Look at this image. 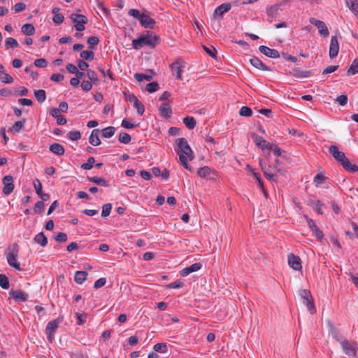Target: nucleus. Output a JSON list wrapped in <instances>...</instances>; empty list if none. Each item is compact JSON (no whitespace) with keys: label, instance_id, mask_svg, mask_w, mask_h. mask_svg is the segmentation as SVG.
<instances>
[{"label":"nucleus","instance_id":"f257e3e1","mask_svg":"<svg viewBox=\"0 0 358 358\" xmlns=\"http://www.w3.org/2000/svg\"><path fill=\"white\" fill-rule=\"evenodd\" d=\"M160 41V38L157 35L150 34V31H147L146 35H141L138 38L132 41L133 48L139 50L145 45L155 47Z\"/></svg>","mask_w":358,"mask_h":358},{"label":"nucleus","instance_id":"f03ea898","mask_svg":"<svg viewBox=\"0 0 358 358\" xmlns=\"http://www.w3.org/2000/svg\"><path fill=\"white\" fill-rule=\"evenodd\" d=\"M128 13L129 15L138 19L143 27L145 29H154L156 22L148 15L141 13L138 10L135 8L130 9Z\"/></svg>","mask_w":358,"mask_h":358},{"label":"nucleus","instance_id":"7ed1b4c3","mask_svg":"<svg viewBox=\"0 0 358 358\" xmlns=\"http://www.w3.org/2000/svg\"><path fill=\"white\" fill-rule=\"evenodd\" d=\"M178 149L176 150L179 157L180 155H186L189 160L194 159L193 152L185 138H180L176 140Z\"/></svg>","mask_w":358,"mask_h":358},{"label":"nucleus","instance_id":"20e7f679","mask_svg":"<svg viewBox=\"0 0 358 358\" xmlns=\"http://www.w3.org/2000/svg\"><path fill=\"white\" fill-rule=\"evenodd\" d=\"M70 19L74 23V27L78 31H82L85 30V24L88 22L87 17L85 15L81 14L72 13L70 15Z\"/></svg>","mask_w":358,"mask_h":358},{"label":"nucleus","instance_id":"39448f33","mask_svg":"<svg viewBox=\"0 0 358 358\" xmlns=\"http://www.w3.org/2000/svg\"><path fill=\"white\" fill-rule=\"evenodd\" d=\"M6 255L8 264L10 266L17 271H22L20 264L17 262L18 249L17 248H12Z\"/></svg>","mask_w":358,"mask_h":358},{"label":"nucleus","instance_id":"423d86ee","mask_svg":"<svg viewBox=\"0 0 358 358\" xmlns=\"http://www.w3.org/2000/svg\"><path fill=\"white\" fill-rule=\"evenodd\" d=\"M343 350L345 354L350 357H354L356 356V352L357 350V343L356 342H353L350 343L347 339L344 341L341 344Z\"/></svg>","mask_w":358,"mask_h":358},{"label":"nucleus","instance_id":"0eeeda50","mask_svg":"<svg viewBox=\"0 0 358 358\" xmlns=\"http://www.w3.org/2000/svg\"><path fill=\"white\" fill-rule=\"evenodd\" d=\"M309 21H310V24H312L317 27V29L319 30V34L321 36H323L324 37H327L329 36V29H328L326 24L323 21L317 20L313 17H311Z\"/></svg>","mask_w":358,"mask_h":358},{"label":"nucleus","instance_id":"6e6552de","mask_svg":"<svg viewBox=\"0 0 358 358\" xmlns=\"http://www.w3.org/2000/svg\"><path fill=\"white\" fill-rule=\"evenodd\" d=\"M64 320L63 316H59L57 318L50 320L45 328V334H55L61 324Z\"/></svg>","mask_w":358,"mask_h":358},{"label":"nucleus","instance_id":"1a4fd4ad","mask_svg":"<svg viewBox=\"0 0 358 358\" xmlns=\"http://www.w3.org/2000/svg\"><path fill=\"white\" fill-rule=\"evenodd\" d=\"M329 153L333 156V157L340 164L343 163V162L346 159V156L343 152L339 151L338 146L336 145H331L329 148Z\"/></svg>","mask_w":358,"mask_h":358},{"label":"nucleus","instance_id":"9d476101","mask_svg":"<svg viewBox=\"0 0 358 358\" xmlns=\"http://www.w3.org/2000/svg\"><path fill=\"white\" fill-rule=\"evenodd\" d=\"M2 183L4 187L3 188V193L5 195H9L14 189L13 178L11 176H6L2 179Z\"/></svg>","mask_w":358,"mask_h":358},{"label":"nucleus","instance_id":"9b49d317","mask_svg":"<svg viewBox=\"0 0 358 358\" xmlns=\"http://www.w3.org/2000/svg\"><path fill=\"white\" fill-rule=\"evenodd\" d=\"M289 266L295 271H301L302 268L301 260L297 255L290 253L287 257Z\"/></svg>","mask_w":358,"mask_h":358},{"label":"nucleus","instance_id":"f8f14e48","mask_svg":"<svg viewBox=\"0 0 358 358\" xmlns=\"http://www.w3.org/2000/svg\"><path fill=\"white\" fill-rule=\"evenodd\" d=\"M127 100L133 103L134 107L136 108L137 113L139 115H143L145 112V106L134 94H129Z\"/></svg>","mask_w":358,"mask_h":358},{"label":"nucleus","instance_id":"ddd939ff","mask_svg":"<svg viewBox=\"0 0 358 358\" xmlns=\"http://www.w3.org/2000/svg\"><path fill=\"white\" fill-rule=\"evenodd\" d=\"M339 51V43L336 36H332L331 38L329 46V57L333 59L336 57Z\"/></svg>","mask_w":358,"mask_h":358},{"label":"nucleus","instance_id":"4468645a","mask_svg":"<svg viewBox=\"0 0 358 358\" xmlns=\"http://www.w3.org/2000/svg\"><path fill=\"white\" fill-rule=\"evenodd\" d=\"M259 50L268 57L273 59L280 57V53L275 49H271L267 46L261 45L259 47Z\"/></svg>","mask_w":358,"mask_h":358},{"label":"nucleus","instance_id":"2eb2a0df","mask_svg":"<svg viewBox=\"0 0 358 358\" xmlns=\"http://www.w3.org/2000/svg\"><path fill=\"white\" fill-rule=\"evenodd\" d=\"M184 68L185 66L182 65L178 60L171 64V69L173 71V74L176 75V78L178 80H182V73Z\"/></svg>","mask_w":358,"mask_h":358},{"label":"nucleus","instance_id":"dca6fc26","mask_svg":"<svg viewBox=\"0 0 358 358\" xmlns=\"http://www.w3.org/2000/svg\"><path fill=\"white\" fill-rule=\"evenodd\" d=\"M9 294L15 300L19 301H26L29 298V294L21 289L10 290Z\"/></svg>","mask_w":358,"mask_h":358},{"label":"nucleus","instance_id":"f3484780","mask_svg":"<svg viewBox=\"0 0 358 358\" xmlns=\"http://www.w3.org/2000/svg\"><path fill=\"white\" fill-rule=\"evenodd\" d=\"M251 137L256 145L260 148L262 150L268 149L270 145V143L264 139L263 137L258 136L256 134H252Z\"/></svg>","mask_w":358,"mask_h":358},{"label":"nucleus","instance_id":"a211bd4d","mask_svg":"<svg viewBox=\"0 0 358 358\" xmlns=\"http://www.w3.org/2000/svg\"><path fill=\"white\" fill-rule=\"evenodd\" d=\"M202 268V264L199 262L194 263L180 271V275L182 277L187 276L189 274L196 272Z\"/></svg>","mask_w":358,"mask_h":358},{"label":"nucleus","instance_id":"6ab92c4d","mask_svg":"<svg viewBox=\"0 0 358 358\" xmlns=\"http://www.w3.org/2000/svg\"><path fill=\"white\" fill-rule=\"evenodd\" d=\"M250 63L252 66L255 68L262 70V71H271V69L270 67L264 64L258 57H253L250 59Z\"/></svg>","mask_w":358,"mask_h":358},{"label":"nucleus","instance_id":"aec40b11","mask_svg":"<svg viewBox=\"0 0 358 358\" xmlns=\"http://www.w3.org/2000/svg\"><path fill=\"white\" fill-rule=\"evenodd\" d=\"M159 110L161 116L164 118H169L172 115L171 107L170 104L166 102H164L160 105Z\"/></svg>","mask_w":358,"mask_h":358},{"label":"nucleus","instance_id":"412c9836","mask_svg":"<svg viewBox=\"0 0 358 358\" xmlns=\"http://www.w3.org/2000/svg\"><path fill=\"white\" fill-rule=\"evenodd\" d=\"M289 74L299 78H303L310 76L312 73L310 71H301L298 68H294L289 71Z\"/></svg>","mask_w":358,"mask_h":358},{"label":"nucleus","instance_id":"4be33fe9","mask_svg":"<svg viewBox=\"0 0 358 358\" xmlns=\"http://www.w3.org/2000/svg\"><path fill=\"white\" fill-rule=\"evenodd\" d=\"M100 131L98 129H94L92 131V133L89 138L90 143L93 146H98L101 144V140L99 138Z\"/></svg>","mask_w":358,"mask_h":358},{"label":"nucleus","instance_id":"5701e85b","mask_svg":"<svg viewBox=\"0 0 358 358\" xmlns=\"http://www.w3.org/2000/svg\"><path fill=\"white\" fill-rule=\"evenodd\" d=\"M231 4L230 3H222L218 7H217L214 12V15L215 17H220L222 18V15L229 11L231 9Z\"/></svg>","mask_w":358,"mask_h":358},{"label":"nucleus","instance_id":"b1692460","mask_svg":"<svg viewBox=\"0 0 358 358\" xmlns=\"http://www.w3.org/2000/svg\"><path fill=\"white\" fill-rule=\"evenodd\" d=\"M49 150L56 155L61 156L64 154V148L59 143H55L50 145Z\"/></svg>","mask_w":358,"mask_h":358},{"label":"nucleus","instance_id":"393cba45","mask_svg":"<svg viewBox=\"0 0 358 358\" xmlns=\"http://www.w3.org/2000/svg\"><path fill=\"white\" fill-rule=\"evenodd\" d=\"M87 180L103 187H108L109 182L105 178L97 176L87 177Z\"/></svg>","mask_w":358,"mask_h":358},{"label":"nucleus","instance_id":"a878e982","mask_svg":"<svg viewBox=\"0 0 358 358\" xmlns=\"http://www.w3.org/2000/svg\"><path fill=\"white\" fill-rule=\"evenodd\" d=\"M99 249L103 252H109L110 253H115L117 255V259L122 258L126 252H124L121 248H113V250L110 251V248H99Z\"/></svg>","mask_w":358,"mask_h":358},{"label":"nucleus","instance_id":"bb28decb","mask_svg":"<svg viewBox=\"0 0 358 358\" xmlns=\"http://www.w3.org/2000/svg\"><path fill=\"white\" fill-rule=\"evenodd\" d=\"M88 273L84 271H78L74 275V280L76 283L81 285L87 279Z\"/></svg>","mask_w":358,"mask_h":358},{"label":"nucleus","instance_id":"cd10ccee","mask_svg":"<svg viewBox=\"0 0 358 358\" xmlns=\"http://www.w3.org/2000/svg\"><path fill=\"white\" fill-rule=\"evenodd\" d=\"M330 334L335 340L340 343V344L346 340V338L340 334L339 330L333 326L331 327Z\"/></svg>","mask_w":358,"mask_h":358},{"label":"nucleus","instance_id":"c85d7f7f","mask_svg":"<svg viewBox=\"0 0 358 358\" xmlns=\"http://www.w3.org/2000/svg\"><path fill=\"white\" fill-rule=\"evenodd\" d=\"M341 165L350 173H355L358 171V166L356 164H352L348 158Z\"/></svg>","mask_w":358,"mask_h":358},{"label":"nucleus","instance_id":"c756f323","mask_svg":"<svg viewBox=\"0 0 358 358\" xmlns=\"http://www.w3.org/2000/svg\"><path fill=\"white\" fill-rule=\"evenodd\" d=\"M26 119L19 120L15 122V124L9 129L10 131L13 133H18L21 129H24Z\"/></svg>","mask_w":358,"mask_h":358},{"label":"nucleus","instance_id":"7c9ffc66","mask_svg":"<svg viewBox=\"0 0 358 358\" xmlns=\"http://www.w3.org/2000/svg\"><path fill=\"white\" fill-rule=\"evenodd\" d=\"M34 241L35 243L40 244L41 246H45L48 243V239L43 232L38 233Z\"/></svg>","mask_w":358,"mask_h":358},{"label":"nucleus","instance_id":"2f4dec72","mask_svg":"<svg viewBox=\"0 0 358 358\" xmlns=\"http://www.w3.org/2000/svg\"><path fill=\"white\" fill-rule=\"evenodd\" d=\"M21 31L27 36H32L35 33V28L31 24H24L22 25Z\"/></svg>","mask_w":358,"mask_h":358},{"label":"nucleus","instance_id":"473e14b6","mask_svg":"<svg viewBox=\"0 0 358 358\" xmlns=\"http://www.w3.org/2000/svg\"><path fill=\"white\" fill-rule=\"evenodd\" d=\"M183 123L189 129H192L195 127L196 122L193 117L187 116L183 118Z\"/></svg>","mask_w":358,"mask_h":358},{"label":"nucleus","instance_id":"72a5a7b5","mask_svg":"<svg viewBox=\"0 0 358 358\" xmlns=\"http://www.w3.org/2000/svg\"><path fill=\"white\" fill-rule=\"evenodd\" d=\"M115 132V128L112 126L106 127L101 130L102 136L103 138H110L114 135Z\"/></svg>","mask_w":358,"mask_h":358},{"label":"nucleus","instance_id":"f704fd0d","mask_svg":"<svg viewBox=\"0 0 358 358\" xmlns=\"http://www.w3.org/2000/svg\"><path fill=\"white\" fill-rule=\"evenodd\" d=\"M303 303L306 306L308 311L311 315H313L316 313V308L314 304L313 296L308 299V301H303Z\"/></svg>","mask_w":358,"mask_h":358},{"label":"nucleus","instance_id":"c9c22d12","mask_svg":"<svg viewBox=\"0 0 358 358\" xmlns=\"http://www.w3.org/2000/svg\"><path fill=\"white\" fill-rule=\"evenodd\" d=\"M153 349L158 353H166L168 350L166 343H158L154 345Z\"/></svg>","mask_w":358,"mask_h":358},{"label":"nucleus","instance_id":"e433bc0d","mask_svg":"<svg viewBox=\"0 0 358 358\" xmlns=\"http://www.w3.org/2000/svg\"><path fill=\"white\" fill-rule=\"evenodd\" d=\"M34 96L37 101L40 103H43L46 99V93L43 90H35Z\"/></svg>","mask_w":358,"mask_h":358},{"label":"nucleus","instance_id":"4c0bfd02","mask_svg":"<svg viewBox=\"0 0 358 358\" xmlns=\"http://www.w3.org/2000/svg\"><path fill=\"white\" fill-rule=\"evenodd\" d=\"M358 73V58L355 59L347 71L348 75H355Z\"/></svg>","mask_w":358,"mask_h":358},{"label":"nucleus","instance_id":"58836bf2","mask_svg":"<svg viewBox=\"0 0 358 358\" xmlns=\"http://www.w3.org/2000/svg\"><path fill=\"white\" fill-rule=\"evenodd\" d=\"M280 4H275L268 7L266 9V13L269 17H274L278 14Z\"/></svg>","mask_w":358,"mask_h":358},{"label":"nucleus","instance_id":"ea45409f","mask_svg":"<svg viewBox=\"0 0 358 358\" xmlns=\"http://www.w3.org/2000/svg\"><path fill=\"white\" fill-rule=\"evenodd\" d=\"M184 286V282L180 280H177L170 284L165 285L166 289H179Z\"/></svg>","mask_w":358,"mask_h":358},{"label":"nucleus","instance_id":"a19ab883","mask_svg":"<svg viewBox=\"0 0 358 358\" xmlns=\"http://www.w3.org/2000/svg\"><path fill=\"white\" fill-rule=\"evenodd\" d=\"M5 46L7 48H15L19 46V43H17L16 39H15L12 37H8L5 41Z\"/></svg>","mask_w":358,"mask_h":358},{"label":"nucleus","instance_id":"79ce46f5","mask_svg":"<svg viewBox=\"0 0 358 358\" xmlns=\"http://www.w3.org/2000/svg\"><path fill=\"white\" fill-rule=\"evenodd\" d=\"M9 286L8 278L4 274H0V287L4 289H8Z\"/></svg>","mask_w":358,"mask_h":358},{"label":"nucleus","instance_id":"37998d69","mask_svg":"<svg viewBox=\"0 0 358 358\" xmlns=\"http://www.w3.org/2000/svg\"><path fill=\"white\" fill-rule=\"evenodd\" d=\"M80 56L85 60L92 61L94 59V53L91 50H83L80 52Z\"/></svg>","mask_w":358,"mask_h":358},{"label":"nucleus","instance_id":"c03bdc74","mask_svg":"<svg viewBox=\"0 0 358 358\" xmlns=\"http://www.w3.org/2000/svg\"><path fill=\"white\" fill-rule=\"evenodd\" d=\"M99 38L94 36H90L87 40V42L90 45L89 48L90 49H94L95 46L99 44Z\"/></svg>","mask_w":358,"mask_h":358},{"label":"nucleus","instance_id":"a18cd8bd","mask_svg":"<svg viewBox=\"0 0 358 358\" xmlns=\"http://www.w3.org/2000/svg\"><path fill=\"white\" fill-rule=\"evenodd\" d=\"M211 169L208 166H203L199 169L197 173L201 178H206L210 175L211 173Z\"/></svg>","mask_w":358,"mask_h":358},{"label":"nucleus","instance_id":"49530a36","mask_svg":"<svg viewBox=\"0 0 358 358\" xmlns=\"http://www.w3.org/2000/svg\"><path fill=\"white\" fill-rule=\"evenodd\" d=\"M87 76L90 80L91 83L96 85L99 82L98 76L96 72L93 70H87Z\"/></svg>","mask_w":358,"mask_h":358},{"label":"nucleus","instance_id":"de8ad7c7","mask_svg":"<svg viewBox=\"0 0 358 358\" xmlns=\"http://www.w3.org/2000/svg\"><path fill=\"white\" fill-rule=\"evenodd\" d=\"M239 115L243 117H251L252 115V110L248 106H243L239 110Z\"/></svg>","mask_w":358,"mask_h":358},{"label":"nucleus","instance_id":"09e8293b","mask_svg":"<svg viewBox=\"0 0 358 358\" xmlns=\"http://www.w3.org/2000/svg\"><path fill=\"white\" fill-rule=\"evenodd\" d=\"M112 205L110 203L103 204L102 206L101 216L103 217H108L111 211Z\"/></svg>","mask_w":358,"mask_h":358},{"label":"nucleus","instance_id":"8fccbe9b","mask_svg":"<svg viewBox=\"0 0 358 358\" xmlns=\"http://www.w3.org/2000/svg\"><path fill=\"white\" fill-rule=\"evenodd\" d=\"M118 140L121 143L128 144L130 143L131 138L130 135L127 133H121L119 135Z\"/></svg>","mask_w":358,"mask_h":358},{"label":"nucleus","instance_id":"3c124183","mask_svg":"<svg viewBox=\"0 0 358 358\" xmlns=\"http://www.w3.org/2000/svg\"><path fill=\"white\" fill-rule=\"evenodd\" d=\"M203 48L211 57L214 59L217 57V50L213 46L207 47L206 45H203Z\"/></svg>","mask_w":358,"mask_h":358},{"label":"nucleus","instance_id":"603ef678","mask_svg":"<svg viewBox=\"0 0 358 358\" xmlns=\"http://www.w3.org/2000/svg\"><path fill=\"white\" fill-rule=\"evenodd\" d=\"M95 163V158L90 157L87 159V162L84 163L81 165V168L85 170H90L93 167V164Z\"/></svg>","mask_w":358,"mask_h":358},{"label":"nucleus","instance_id":"864d4df0","mask_svg":"<svg viewBox=\"0 0 358 358\" xmlns=\"http://www.w3.org/2000/svg\"><path fill=\"white\" fill-rule=\"evenodd\" d=\"M159 85L158 83H157V82H152V83H148L146 85V90L150 93H153V92L157 91L159 90Z\"/></svg>","mask_w":358,"mask_h":358},{"label":"nucleus","instance_id":"5fc2aeb1","mask_svg":"<svg viewBox=\"0 0 358 358\" xmlns=\"http://www.w3.org/2000/svg\"><path fill=\"white\" fill-rule=\"evenodd\" d=\"M44 203L42 201H38L36 203L34 210L36 213L42 214L44 211Z\"/></svg>","mask_w":358,"mask_h":358},{"label":"nucleus","instance_id":"6e6d98bb","mask_svg":"<svg viewBox=\"0 0 358 358\" xmlns=\"http://www.w3.org/2000/svg\"><path fill=\"white\" fill-rule=\"evenodd\" d=\"M0 80L2 82V83H13V78L11 76H10L8 73H5L3 71V73H2L1 76H0Z\"/></svg>","mask_w":358,"mask_h":358},{"label":"nucleus","instance_id":"4d7b16f0","mask_svg":"<svg viewBox=\"0 0 358 358\" xmlns=\"http://www.w3.org/2000/svg\"><path fill=\"white\" fill-rule=\"evenodd\" d=\"M347 6L350 8L352 12L357 11V0H345Z\"/></svg>","mask_w":358,"mask_h":358},{"label":"nucleus","instance_id":"13d9d810","mask_svg":"<svg viewBox=\"0 0 358 358\" xmlns=\"http://www.w3.org/2000/svg\"><path fill=\"white\" fill-rule=\"evenodd\" d=\"M68 137L72 141H78L81 138V134L79 131H71L68 133Z\"/></svg>","mask_w":358,"mask_h":358},{"label":"nucleus","instance_id":"bf43d9fd","mask_svg":"<svg viewBox=\"0 0 358 358\" xmlns=\"http://www.w3.org/2000/svg\"><path fill=\"white\" fill-rule=\"evenodd\" d=\"M299 296L301 297V299L303 301H308L310 298L312 297L311 293L308 289H301L299 291Z\"/></svg>","mask_w":358,"mask_h":358},{"label":"nucleus","instance_id":"052dcab7","mask_svg":"<svg viewBox=\"0 0 358 358\" xmlns=\"http://www.w3.org/2000/svg\"><path fill=\"white\" fill-rule=\"evenodd\" d=\"M33 183L36 194L38 196L41 195V194L43 193L42 184L41 181L38 179H35Z\"/></svg>","mask_w":358,"mask_h":358},{"label":"nucleus","instance_id":"680f3d73","mask_svg":"<svg viewBox=\"0 0 358 358\" xmlns=\"http://www.w3.org/2000/svg\"><path fill=\"white\" fill-rule=\"evenodd\" d=\"M54 238L59 243H63L67 240V235L65 233L59 232L54 236Z\"/></svg>","mask_w":358,"mask_h":358},{"label":"nucleus","instance_id":"e2e57ef3","mask_svg":"<svg viewBox=\"0 0 358 358\" xmlns=\"http://www.w3.org/2000/svg\"><path fill=\"white\" fill-rule=\"evenodd\" d=\"M26 8V4L23 2H19L14 5L13 10L15 13L23 11Z\"/></svg>","mask_w":358,"mask_h":358},{"label":"nucleus","instance_id":"0e129e2a","mask_svg":"<svg viewBox=\"0 0 358 358\" xmlns=\"http://www.w3.org/2000/svg\"><path fill=\"white\" fill-rule=\"evenodd\" d=\"M34 64L36 67L44 68L45 66H47L48 62L45 59L41 58V59H36L34 62Z\"/></svg>","mask_w":358,"mask_h":358},{"label":"nucleus","instance_id":"69168bd1","mask_svg":"<svg viewBox=\"0 0 358 358\" xmlns=\"http://www.w3.org/2000/svg\"><path fill=\"white\" fill-rule=\"evenodd\" d=\"M106 283V278H101L95 281L94 284V288L97 289L99 288L102 287L104 286Z\"/></svg>","mask_w":358,"mask_h":358},{"label":"nucleus","instance_id":"338daca9","mask_svg":"<svg viewBox=\"0 0 358 358\" xmlns=\"http://www.w3.org/2000/svg\"><path fill=\"white\" fill-rule=\"evenodd\" d=\"M268 150L273 151V154L276 156H280L282 153L281 149L276 145L270 144Z\"/></svg>","mask_w":358,"mask_h":358},{"label":"nucleus","instance_id":"774afa93","mask_svg":"<svg viewBox=\"0 0 358 358\" xmlns=\"http://www.w3.org/2000/svg\"><path fill=\"white\" fill-rule=\"evenodd\" d=\"M81 87L85 92H89L92 88V83L88 80H83L81 83Z\"/></svg>","mask_w":358,"mask_h":358}]
</instances>
